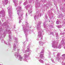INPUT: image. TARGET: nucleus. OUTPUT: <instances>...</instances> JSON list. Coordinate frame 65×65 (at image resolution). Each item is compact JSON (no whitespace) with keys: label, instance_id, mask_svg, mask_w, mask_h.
<instances>
[{"label":"nucleus","instance_id":"nucleus-1","mask_svg":"<svg viewBox=\"0 0 65 65\" xmlns=\"http://www.w3.org/2000/svg\"><path fill=\"white\" fill-rule=\"evenodd\" d=\"M20 59H22V58H23V57H20Z\"/></svg>","mask_w":65,"mask_h":65}]
</instances>
